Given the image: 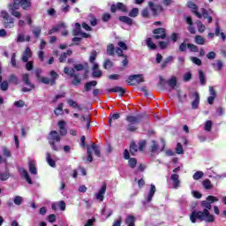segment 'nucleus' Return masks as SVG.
<instances>
[{"mask_svg": "<svg viewBox=\"0 0 226 226\" xmlns=\"http://www.w3.org/2000/svg\"><path fill=\"white\" fill-rule=\"evenodd\" d=\"M201 207H205L203 211H195L193 210L191 213L190 220L192 223H197V220L200 222H206L207 223H213L215 222V215L209 213V210L212 209V206L207 200L201 201Z\"/></svg>", "mask_w": 226, "mask_h": 226, "instance_id": "f257e3e1", "label": "nucleus"}, {"mask_svg": "<svg viewBox=\"0 0 226 226\" xmlns=\"http://www.w3.org/2000/svg\"><path fill=\"white\" fill-rule=\"evenodd\" d=\"M76 72H82L84 70V65L82 64H75L74 68L70 69L69 67H64V73L68 75L71 79H73L72 81V86H79L82 82V79L80 78V74L76 73Z\"/></svg>", "mask_w": 226, "mask_h": 226, "instance_id": "f03ea898", "label": "nucleus"}, {"mask_svg": "<svg viewBox=\"0 0 226 226\" xmlns=\"http://www.w3.org/2000/svg\"><path fill=\"white\" fill-rule=\"evenodd\" d=\"M49 75L51 79H49L47 77L41 78V70L40 69L35 70V77L38 80H41L42 84H46V85L50 84L51 86H56V81L57 80V79H59V74H57L56 71H50Z\"/></svg>", "mask_w": 226, "mask_h": 226, "instance_id": "7ed1b4c3", "label": "nucleus"}, {"mask_svg": "<svg viewBox=\"0 0 226 226\" xmlns=\"http://www.w3.org/2000/svg\"><path fill=\"white\" fill-rule=\"evenodd\" d=\"M48 142L53 151H59V147L56 145V142H61V136L59 135V132H57V131H51L49 133Z\"/></svg>", "mask_w": 226, "mask_h": 226, "instance_id": "20e7f679", "label": "nucleus"}, {"mask_svg": "<svg viewBox=\"0 0 226 226\" xmlns=\"http://www.w3.org/2000/svg\"><path fill=\"white\" fill-rule=\"evenodd\" d=\"M125 119L129 124L126 126L127 132H131V133H133V132H137V126H135V124H140V119H141L140 115H138L137 117L127 116Z\"/></svg>", "mask_w": 226, "mask_h": 226, "instance_id": "39448f33", "label": "nucleus"}, {"mask_svg": "<svg viewBox=\"0 0 226 226\" xmlns=\"http://www.w3.org/2000/svg\"><path fill=\"white\" fill-rule=\"evenodd\" d=\"M0 17L4 19L3 26L5 29H11V27H15V19L10 16L8 11H2L0 12Z\"/></svg>", "mask_w": 226, "mask_h": 226, "instance_id": "423d86ee", "label": "nucleus"}, {"mask_svg": "<svg viewBox=\"0 0 226 226\" xmlns=\"http://www.w3.org/2000/svg\"><path fill=\"white\" fill-rule=\"evenodd\" d=\"M8 8L12 17H15L16 19H20L22 17V13L17 11L20 9V2H19V0H12V4H9Z\"/></svg>", "mask_w": 226, "mask_h": 226, "instance_id": "0eeeda50", "label": "nucleus"}, {"mask_svg": "<svg viewBox=\"0 0 226 226\" xmlns=\"http://www.w3.org/2000/svg\"><path fill=\"white\" fill-rule=\"evenodd\" d=\"M125 82L127 86H139L144 82V78H142V74H133L129 76Z\"/></svg>", "mask_w": 226, "mask_h": 226, "instance_id": "6e6552de", "label": "nucleus"}, {"mask_svg": "<svg viewBox=\"0 0 226 226\" xmlns=\"http://www.w3.org/2000/svg\"><path fill=\"white\" fill-rule=\"evenodd\" d=\"M154 40H165L167 38V30L163 27L155 28L153 30Z\"/></svg>", "mask_w": 226, "mask_h": 226, "instance_id": "1a4fd4ad", "label": "nucleus"}, {"mask_svg": "<svg viewBox=\"0 0 226 226\" xmlns=\"http://www.w3.org/2000/svg\"><path fill=\"white\" fill-rule=\"evenodd\" d=\"M148 6H149L154 17H156V15H158V13H162V11H163V7L161 4L154 5V3L148 2Z\"/></svg>", "mask_w": 226, "mask_h": 226, "instance_id": "9d476101", "label": "nucleus"}, {"mask_svg": "<svg viewBox=\"0 0 226 226\" xmlns=\"http://www.w3.org/2000/svg\"><path fill=\"white\" fill-rule=\"evenodd\" d=\"M187 7L192 10V13L198 17V19H202V13L199 12V6L193 2H188Z\"/></svg>", "mask_w": 226, "mask_h": 226, "instance_id": "9b49d317", "label": "nucleus"}, {"mask_svg": "<svg viewBox=\"0 0 226 226\" xmlns=\"http://www.w3.org/2000/svg\"><path fill=\"white\" fill-rule=\"evenodd\" d=\"M192 96L194 97V100L192 102V109L197 110V109H199V105L200 104V94L199 92H194L192 93Z\"/></svg>", "mask_w": 226, "mask_h": 226, "instance_id": "f8f14e48", "label": "nucleus"}, {"mask_svg": "<svg viewBox=\"0 0 226 226\" xmlns=\"http://www.w3.org/2000/svg\"><path fill=\"white\" fill-rule=\"evenodd\" d=\"M106 192H107V184L103 183L98 193L95 195V199H97V200H100L101 202H103V199H104L103 195H105Z\"/></svg>", "mask_w": 226, "mask_h": 226, "instance_id": "ddd939ff", "label": "nucleus"}, {"mask_svg": "<svg viewBox=\"0 0 226 226\" xmlns=\"http://www.w3.org/2000/svg\"><path fill=\"white\" fill-rule=\"evenodd\" d=\"M20 8L25 11L31 10L33 6V0H19Z\"/></svg>", "mask_w": 226, "mask_h": 226, "instance_id": "4468645a", "label": "nucleus"}, {"mask_svg": "<svg viewBox=\"0 0 226 226\" xmlns=\"http://www.w3.org/2000/svg\"><path fill=\"white\" fill-rule=\"evenodd\" d=\"M170 180L173 182V188H175V190H177V188H179V186H181V180H179V175L178 174H172L170 177Z\"/></svg>", "mask_w": 226, "mask_h": 226, "instance_id": "2eb2a0df", "label": "nucleus"}, {"mask_svg": "<svg viewBox=\"0 0 226 226\" xmlns=\"http://www.w3.org/2000/svg\"><path fill=\"white\" fill-rule=\"evenodd\" d=\"M108 93H119V96H124V94L126 93V89L122 87H115L113 88L107 89Z\"/></svg>", "mask_w": 226, "mask_h": 226, "instance_id": "dca6fc26", "label": "nucleus"}, {"mask_svg": "<svg viewBox=\"0 0 226 226\" xmlns=\"http://www.w3.org/2000/svg\"><path fill=\"white\" fill-rule=\"evenodd\" d=\"M29 57H33V51H31V48L26 47L25 51L23 52L22 61L23 63H27L29 61Z\"/></svg>", "mask_w": 226, "mask_h": 226, "instance_id": "f3484780", "label": "nucleus"}, {"mask_svg": "<svg viewBox=\"0 0 226 226\" xmlns=\"http://www.w3.org/2000/svg\"><path fill=\"white\" fill-rule=\"evenodd\" d=\"M98 86V81L96 80H91L89 82H87L84 86V89L87 93H89L93 87H96Z\"/></svg>", "mask_w": 226, "mask_h": 226, "instance_id": "a211bd4d", "label": "nucleus"}, {"mask_svg": "<svg viewBox=\"0 0 226 226\" xmlns=\"http://www.w3.org/2000/svg\"><path fill=\"white\" fill-rule=\"evenodd\" d=\"M135 222H137V219L135 218V215H127L124 220V223L127 226H135Z\"/></svg>", "mask_w": 226, "mask_h": 226, "instance_id": "6ab92c4d", "label": "nucleus"}, {"mask_svg": "<svg viewBox=\"0 0 226 226\" xmlns=\"http://www.w3.org/2000/svg\"><path fill=\"white\" fill-rule=\"evenodd\" d=\"M46 162L49 167L56 169V161L52 159V154H50V152L46 153Z\"/></svg>", "mask_w": 226, "mask_h": 226, "instance_id": "aec40b11", "label": "nucleus"}, {"mask_svg": "<svg viewBox=\"0 0 226 226\" xmlns=\"http://www.w3.org/2000/svg\"><path fill=\"white\" fill-rule=\"evenodd\" d=\"M154 193H156V186L154 185H151L150 191L147 197V202H151V200H153V197H154Z\"/></svg>", "mask_w": 226, "mask_h": 226, "instance_id": "412c9836", "label": "nucleus"}, {"mask_svg": "<svg viewBox=\"0 0 226 226\" xmlns=\"http://www.w3.org/2000/svg\"><path fill=\"white\" fill-rule=\"evenodd\" d=\"M20 174L24 179L27 182L28 185H33V180L31 179V177L29 176V173L25 169L20 170Z\"/></svg>", "mask_w": 226, "mask_h": 226, "instance_id": "4be33fe9", "label": "nucleus"}, {"mask_svg": "<svg viewBox=\"0 0 226 226\" xmlns=\"http://www.w3.org/2000/svg\"><path fill=\"white\" fill-rule=\"evenodd\" d=\"M118 20L120 22H123L124 24H126L127 26H132L133 25V19L128 16H120L118 18Z\"/></svg>", "mask_w": 226, "mask_h": 226, "instance_id": "5701e85b", "label": "nucleus"}, {"mask_svg": "<svg viewBox=\"0 0 226 226\" xmlns=\"http://www.w3.org/2000/svg\"><path fill=\"white\" fill-rule=\"evenodd\" d=\"M22 80L26 86H29V87H32V89H34V85L31 83V80L29 79V74L25 73L22 75Z\"/></svg>", "mask_w": 226, "mask_h": 226, "instance_id": "b1692460", "label": "nucleus"}, {"mask_svg": "<svg viewBox=\"0 0 226 226\" xmlns=\"http://www.w3.org/2000/svg\"><path fill=\"white\" fill-rule=\"evenodd\" d=\"M16 41L18 43H24V41H31V36H29V35L25 36L24 34H19L18 35Z\"/></svg>", "mask_w": 226, "mask_h": 226, "instance_id": "393cba45", "label": "nucleus"}, {"mask_svg": "<svg viewBox=\"0 0 226 226\" xmlns=\"http://www.w3.org/2000/svg\"><path fill=\"white\" fill-rule=\"evenodd\" d=\"M73 54V51L72 49H67L66 52H64L60 56H59V63H64L66 61V58L68 56H72Z\"/></svg>", "mask_w": 226, "mask_h": 226, "instance_id": "a878e982", "label": "nucleus"}, {"mask_svg": "<svg viewBox=\"0 0 226 226\" xmlns=\"http://www.w3.org/2000/svg\"><path fill=\"white\" fill-rule=\"evenodd\" d=\"M64 107V103L60 102L58 104L57 108H56L54 110L55 116H56V117L63 116V114H64L63 108Z\"/></svg>", "mask_w": 226, "mask_h": 226, "instance_id": "bb28decb", "label": "nucleus"}, {"mask_svg": "<svg viewBox=\"0 0 226 226\" xmlns=\"http://www.w3.org/2000/svg\"><path fill=\"white\" fill-rule=\"evenodd\" d=\"M139 151V147L135 142L131 143L129 152L132 156H135L137 154V152Z\"/></svg>", "mask_w": 226, "mask_h": 226, "instance_id": "cd10ccee", "label": "nucleus"}, {"mask_svg": "<svg viewBox=\"0 0 226 226\" xmlns=\"http://www.w3.org/2000/svg\"><path fill=\"white\" fill-rule=\"evenodd\" d=\"M67 102L69 103V107H72V109H78V110H83L82 107H80L77 102L69 99L67 100Z\"/></svg>", "mask_w": 226, "mask_h": 226, "instance_id": "c85d7f7f", "label": "nucleus"}, {"mask_svg": "<svg viewBox=\"0 0 226 226\" xmlns=\"http://www.w3.org/2000/svg\"><path fill=\"white\" fill-rule=\"evenodd\" d=\"M28 167H29L30 174H33L34 176H36V174H38V170H36V166L34 165V162L30 161L28 162Z\"/></svg>", "mask_w": 226, "mask_h": 226, "instance_id": "c756f323", "label": "nucleus"}, {"mask_svg": "<svg viewBox=\"0 0 226 226\" xmlns=\"http://www.w3.org/2000/svg\"><path fill=\"white\" fill-rule=\"evenodd\" d=\"M198 75H199V79L201 86H206V75L204 74V71L199 70Z\"/></svg>", "mask_w": 226, "mask_h": 226, "instance_id": "7c9ffc66", "label": "nucleus"}, {"mask_svg": "<svg viewBox=\"0 0 226 226\" xmlns=\"http://www.w3.org/2000/svg\"><path fill=\"white\" fill-rule=\"evenodd\" d=\"M91 148L94 152L95 156H97L98 158H101L102 152L100 151V147H98V145H96L95 143H93L91 145Z\"/></svg>", "mask_w": 226, "mask_h": 226, "instance_id": "2f4dec72", "label": "nucleus"}, {"mask_svg": "<svg viewBox=\"0 0 226 226\" xmlns=\"http://www.w3.org/2000/svg\"><path fill=\"white\" fill-rule=\"evenodd\" d=\"M168 86H170V87H172V89H174L176 86H177V78H176V76H172L168 80Z\"/></svg>", "mask_w": 226, "mask_h": 226, "instance_id": "473e14b6", "label": "nucleus"}, {"mask_svg": "<svg viewBox=\"0 0 226 226\" xmlns=\"http://www.w3.org/2000/svg\"><path fill=\"white\" fill-rule=\"evenodd\" d=\"M194 41L197 45H204L206 43V39L202 35H196L194 37Z\"/></svg>", "mask_w": 226, "mask_h": 226, "instance_id": "72a5a7b5", "label": "nucleus"}, {"mask_svg": "<svg viewBox=\"0 0 226 226\" xmlns=\"http://www.w3.org/2000/svg\"><path fill=\"white\" fill-rule=\"evenodd\" d=\"M202 186L205 190H212L213 188V184H211V180L209 179H205L202 182Z\"/></svg>", "mask_w": 226, "mask_h": 226, "instance_id": "f704fd0d", "label": "nucleus"}, {"mask_svg": "<svg viewBox=\"0 0 226 226\" xmlns=\"http://www.w3.org/2000/svg\"><path fill=\"white\" fill-rule=\"evenodd\" d=\"M147 47H148L150 50H156V44L153 42V39H151V37L147 39Z\"/></svg>", "mask_w": 226, "mask_h": 226, "instance_id": "c9c22d12", "label": "nucleus"}, {"mask_svg": "<svg viewBox=\"0 0 226 226\" xmlns=\"http://www.w3.org/2000/svg\"><path fill=\"white\" fill-rule=\"evenodd\" d=\"M151 144L149 147L150 153H156L159 148L158 143L155 140H152Z\"/></svg>", "mask_w": 226, "mask_h": 226, "instance_id": "e433bc0d", "label": "nucleus"}, {"mask_svg": "<svg viewBox=\"0 0 226 226\" xmlns=\"http://www.w3.org/2000/svg\"><path fill=\"white\" fill-rule=\"evenodd\" d=\"M188 39H185L182 43H180L178 47L179 52H186V49H188Z\"/></svg>", "mask_w": 226, "mask_h": 226, "instance_id": "4c0bfd02", "label": "nucleus"}, {"mask_svg": "<svg viewBox=\"0 0 226 226\" xmlns=\"http://www.w3.org/2000/svg\"><path fill=\"white\" fill-rule=\"evenodd\" d=\"M119 117H121V114H119V113H115L113 115H110L109 118V126H112V121H116V120L119 119Z\"/></svg>", "mask_w": 226, "mask_h": 226, "instance_id": "58836bf2", "label": "nucleus"}, {"mask_svg": "<svg viewBox=\"0 0 226 226\" xmlns=\"http://www.w3.org/2000/svg\"><path fill=\"white\" fill-rule=\"evenodd\" d=\"M96 57H98V53L96 52L95 49L92 50V52L90 53V57H89V61L92 64H94V61H96Z\"/></svg>", "mask_w": 226, "mask_h": 226, "instance_id": "ea45409f", "label": "nucleus"}, {"mask_svg": "<svg viewBox=\"0 0 226 226\" xmlns=\"http://www.w3.org/2000/svg\"><path fill=\"white\" fill-rule=\"evenodd\" d=\"M117 8L120 11H123V13H126V11H128V8H126V5H124V4L121 2L117 3Z\"/></svg>", "mask_w": 226, "mask_h": 226, "instance_id": "a19ab883", "label": "nucleus"}, {"mask_svg": "<svg viewBox=\"0 0 226 226\" xmlns=\"http://www.w3.org/2000/svg\"><path fill=\"white\" fill-rule=\"evenodd\" d=\"M103 68L104 70H110V68H112V66H114V64L112 63V61H110V59H106L103 63Z\"/></svg>", "mask_w": 226, "mask_h": 226, "instance_id": "79ce46f5", "label": "nucleus"}, {"mask_svg": "<svg viewBox=\"0 0 226 226\" xmlns=\"http://www.w3.org/2000/svg\"><path fill=\"white\" fill-rule=\"evenodd\" d=\"M202 177H204V172L202 171H197L192 176L194 181H199V179H202Z\"/></svg>", "mask_w": 226, "mask_h": 226, "instance_id": "37998d69", "label": "nucleus"}, {"mask_svg": "<svg viewBox=\"0 0 226 226\" xmlns=\"http://www.w3.org/2000/svg\"><path fill=\"white\" fill-rule=\"evenodd\" d=\"M114 52H116V49L114 48V44H109L108 47H107L108 56H114Z\"/></svg>", "mask_w": 226, "mask_h": 226, "instance_id": "c03bdc74", "label": "nucleus"}, {"mask_svg": "<svg viewBox=\"0 0 226 226\" xmlns=\"http://www.w3.org/2000/svg\"><path fill=\"white\" fill-rule=\"evenodd\" d=\"M187 49H189L190 52H199V46L192 43H187Z\"/></svg>", "mask_w": 226, "mask_h": 226, "instance_id": "a18cd8bd", "label": "nucleus"}, {"mask_svg": "<svg viewBox=\"0 0 226 226\" xmlns=\"http://www.w3.org/2000/svg\"><path fill=\"white\" fill-rule=\"evenodd\" d=\"M13 202L16 206H21L22 202H24V199L22 198V196H15Z\"/></svg>", "mask_w": 226, "mask_h": 226, "instance_id": "49530a36", "label": "nucleus"}, {"mask_svg": "<svg viewBox=\"0 0 226 226\" xmlns=\"http://www.w3.org/2000/svg\"><path fill=\"white\" fill-rule=\"evenodd\" d=\"M128 165L131 169H135L137 167V159L136 158H130L128 159Z\"/></svg>", "mask_w": 226, "mask_h": 226, "instance_id": "de8ad7c7", "label": "nucleus"}, {"mask_svg": "<svg viewBox=\"0 0 226 226\" xmlns=\"http://www.w3.org/2000/svg\"><path fill=\"white\" fill-rule=\"evenodd\" d=\"M33 34L34 38H40V34H41V26H37L33 30Z\"/></svg>", "mask_w": 226, "mask_h": 226, "instance_id": "09e8293b", "label": "nucleus"}, {"mask_svg": "<svg viewBox=\"0 0 226 226\" xmlns=\"http://www.w3.org/2000/svg\"><path fill=\"white\" fill-rule=\"evenodd\" d=\"M14 107H17V109H22V107H26V102L23 100H19L14 102Z\"/></svg>", "mask_w": 226, "mask_h": 226, "instance_id": "8fccbe9b", "label": "nucleus"}, {"mask_svg": "<svg viewBox=\"0 0 226 226\" xmlns=\"http://www.w3.org/2000/svg\"><path fill=\"white\" fill-rule=\"evenodd\" d=\"M213 128V122L211 120H208L205 123L204 130L206 132H211Z\"/></svg>", "mask_w": 226, "mask_h": 226, "instance_id": "3c124183", "label": "nucleus"}, {"mask_svg": "<svg viewBox=\"0 0 226 226\" xmlns=\"http://www.w3.org/2000/svg\"><path fill=\"white\" fill-rule=\"evenodd\" d=\"M177 98H178V102L180 103H183L185 102V100H186V98H188V95L186 94H185L184 95L181 94V91H177Z\"/></svg>", "mask_w": 226, "mask_h": 226, "instance_id": "603ef678", "label": "nucleus"}, {"mask_svg": "<svg viewBox=\"0 0 226 226\" xmlns=\"http://www.w3.org/2000/svg\"><path fill=\"white\" fill-rule=\"evenodd\" d=\"M176 153L177 154H185V150L183 149V145H181V143L177 144Z\"/></svg>", "mask_w": 226, "mask_h": 226, "instance_id": "864d4df0", "label": "nucleus"}, {"mask_svg": "<svg viewBox=\"0 0 226 226\" xmlns=\"http://www.w3.org/2000/svg\"><path fill=\"white\" fill-rule=\"evenodd\" d=\"M83 121H87V130H89L91 128V116H87V117L85 116L81 117Z\"/></svg>", "mask_w": 226, "mask_h": 226, "instance_id": "5fc2aeb1", "label": "nucleus"}, {"mask_svg": "<svg viewBox=\"0 0 226 226\" xmlns=\"http://www.w3.org/2000/svg\"><path fill=\"white\" fill-rule=\"evenodd\" d=\"M139 16V8H132L129 12V17H138Z\"/></svg>", "mask_w": 226, "mask_h": 226, "instance_id": "6e6d98bb", "label": "nucleus"}, {"mask_svg": "<svg viewBox=\"0 0 226 226\" xmlns=\"http://www.w3.org/2000/svg\"><path fill=\"white\" fill-rule=\"evenodd\" d=\"M9 82H11L12 84H19V78L15 74H11L9 77Z\"/></svg>", "mask_w": 226, "mask_h": 226, "instance_id": "4d7b16f0", "label": "nucleus"}, {"mask_svg": "<svg viewBox=\"0 0 226 226\" xmlns=\"http://www.w3.org/2000/svg\"><path fill=\"white\" fill-rule=\"evenodd\" d=\"M61 27L64 29V27H66V25L64 23H60L56 26H54L51 29L53 30V33H57L59 32V29H61Z\"/></svg>", "mask_w": 226, "mask_h": 226, "instance_id": "13d9d810", "label": "nucleus"}, {"mask_svg": "<svg viewBox=\"0 0 226 226\" xmlns=\"http://www.w3.org/2000/svg\"><path fill=\"white\" fill-rule=\"evenodd\" d=\"M10 179V172L1 173L0 172V181H6Z\"/></svg>", "mask_w": 226, "mask_h": 226, "instance_id": "bf43d9fd", "label": "nucleus"}, {"mask_svg": "<svg viewBox=\"0 0 226 226\" xmlns=\"http://www.w3.org/2000/svg\"><path fill=\"white\" fill-rule=\"evenodd\" d=\"M197 26L199 33H204L206 31V26H204L201 21L199 20Z\"/></svg>", "mask_w": 226, "mask_h": 226, "instance_id": "052dcab7", "label": "nucleus"}, {"mask_svg": "<svg viewBox=\"0 0 226 226\" xmlns=\"http://www.w3.org/2000/svg\"><path fill=\"white\" fill-rule=\"evenodd\" d=\"M207 201L210 204H215V202H218V198L209 195L207 197Z\"/></svg>", "mask_w": 226, "mask_h": 226, "instance_id": "680f3d73", "label": "nucleus"}, {"mask_svg": "<svg viewBox=\"0 0 226 226\" xmlns=\"http://www.w3.org/2000/svg\"><path fill=\"white\" fill-rule=\"evenodd\" d=\"M3 154H4V156H5L6 158L11 157V153L10 152V150L8 149V147H3Z\"/></svg>", "mask_w": 226, "mask_h": 226, "instance_id": "e2e57ef3", "label": "nucleus"}, {"mask_svg": "<svg viewBox=\"0 0 226 226\" xmlns=\"http://www.w3.org/2000/svg\"><path fill=\"white\" fill-rule=\"evenodd\" d=\"M141 17H143V19H149V10L147 8L141 11Z\"/></svg>", "mask_w": 226, "mask_h": 226, "instance_id": "0e129e2a", "label": "nucleus"}, {"mask_svg": "<svg viewBox=\"0 0 226 226\" xmlns=\"http://www.w3.org/2000/svg\"><path fill=\"white\" fill-rule=\"evenodd\" d=\"M112 19V15L110 13L102 14V22H109Z\"/></svg>", "mask_w": 226, "mask_h": 226, "instance_id": "69168bd1", "label": "nucleus"}, {"mask_svg": "<svg viewBox=\"0 0 226 226\" xmlns=\"http://www.w3.org/2000/svg\"><path fill=\"white\" fill-rule=\"evenodd\" d=\"M92 75L94 79H99L100 77H102V71L98 69L95 71H93Z\"/></svg>", "mask_w": 226, "mask_h": 226, "instance_id": "338daca9", "label": "nucleus"}, {"mask_svg": "<svg viewBox=\"0 0 226 226\" xmlns=\"http://www.w3.org/2000/svg\"><path fill=\"white\" fill-rule=\"evenodd\" d=\"M94 222H96L94 217L88 219L84 226H94Z\"/></svg>", "mask_w": 226, "mask_h": 226, "instance_id": "774afa93", "label": "nucleus"}]
</instances>
